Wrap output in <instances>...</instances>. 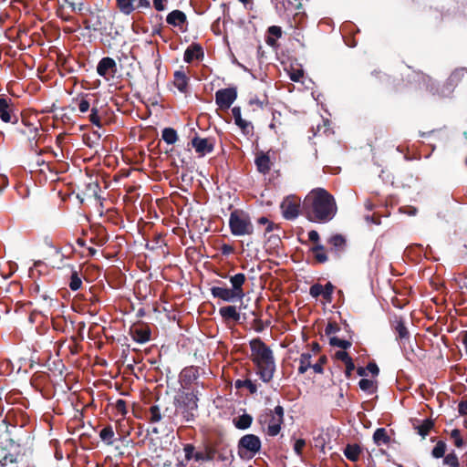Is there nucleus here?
Wrapping results in <instances>:
<instances>
[{"label": "nucleus", "mask_w": 467, "mask_h": 467, "mask_svg": "<svg viewBox=\"0 0 467 467\" xmlns=\"http://www.w3.org/2000/svg\"><path fill=\"white\" fill-rule=\"evenodd\" d=\"M304 208L311 222L321 223L331 221L337 210L334 197L322 188L315 189L306 195Z\"/></svg>", "instance_id": "obj_1"}, {"label": "nucleus", "mask_w": 467, "mask_h": 467, "mask_svg": "<svg viewBox=\"0 0 467 467\" xmlns=\"http://www.w3.org/2000/svg\"><path fill=\"white\" fill-rule=\"evenodd\" d=\"M251 359L256 368L260 379L268 383L275 372V361L273 351L260 338L250 341Z\"/></svg>", "instance_id": "obj_2"}, {"label": "nucleus", "mask_w": 467, "mask_h": 467, "mask_svg": "<svg viewBox=\"0 0 467 467\" xmlns=\"http://www.w3.org/2000/svg\"><path fill=\"white\" fill-rule=\"evenodd\" d=\"M231 288L223 286H213L211 294L213 297L219 298L224 302H235L242 300L245 296L244 285L246 282V276L243 273L235 274L230 276Z\"/></svg>", "instance_id": "obj_3"}, {"label": "nucleus", "mask_w": 467, "mask_h": 467, "mask_svg": "<svg viewBox=\"0 0 467 467\" xmlns=\"http://www.w3.org/2000/svg\"><path fill=\"white\" fill-rule=\"evenodd\" d=\"M229 228L234 236L252 235L254 227L251 217L242 210H234L229 216Z\"/></svg>", "instance_id": "obj_4"}, {"label": "nucleus", "mask_w": 467, "mask_h": 467, "mask_svg": "<svg viewBox=\"0 0 467 467\" xmlns=\"http://www.w3.org/2000/svg\"><path fill=\"white\" fill-rule=\"evenodd\" d=\"M258 420L261 425L266 426L269 436H276L284 421L283 407L277 405L274 410H266L259 416Z\"/></svg>", "instance_id": "obj_5"}, {"label": "nucleus", "mask_w": 467, "mask_h": 467, "mask_svg": "<svg viewBox=\"0 0 467 467\" xmlns=\"http://www.w3.org/2000/svg\"><path fill=\"white\" fill-rule=\"evenodd\" d=\"M178 408L182 410V415L186 421H191L195 416L198 408L197 393L184 392L176 400Z\"/></svg>", "instance_id": "obj_6"}, {"label": "nucleus", "mask_w": 467, "mask_h": 467, "mask_svg": "<svg viewBox=\"0 0 467 467\" xmlns=\"http://www.w3.org/2000/svg\"><path fill=\"white\" fill-rule=\"evenodd\" d=\"M260 449L261 441L254 434H246L239 440L238 453L243 458H253Z\"/></svg>", "instance_id": "obj_7"}, {"label": "nucleus", "mask_w": 467, "mask_h": 467, "mask_svg": "<svg viewBox=\"0 0 467 467\" xmlns=\"http://www.w3.org/2000/svg\"><path fill=\"white\" fill-rule=\"evenodd\" d=\"M16 461V444L8 434L0 441V464L5 466Z\"/></svg>", "instance_id": "obj_8"}, {"label": "nucleus", "mask_w": 467, "mask_h": 467, "mask_svg": "<svg viewBox=\"0 0 467 467\" xmlns=\"http://www.w3.org/2000/svg\"><path fill=\"white\" fill-rule=\"evenodd\" d=\"M282 215L286 220H294L299 214L300 198L295 195L285 197L280 205Z\"/></svg>", "instance_id": "obj_9"}, {"label": "nucleus", "mask_w": 467, "mask_h": 467, "mask_svg": "<svg viewBox=\"0 0 467 467\" xmlns=\"http://www.w3.org/2000/svg\"><path fill=\"white\" fill-rule=\"evenodd\" d=\"M237 98L235 88H226L216 91L215 102L221 109H228Z\"/></svg>", "instance_id": "obj_10"}, {"label": "nucleus", "mask_w": 467, "mask_h": 467, "mask_svg": "<svg viewBox=\"0 0 467 467\" xmlns=\"http://www.w3.org/2000/svg\"><path fill=\"white\" fill-rule=\"evenodd\" d=\"M116 71L117 64L113 58L109 57H103L97 66V73L106 80L113 78Z\"/></svg>", "instance_id": "obj_11"}, {"label": "nucleus", "mask_w": 467, "mask_h": 467, "mask_svg": "<svg viewBox=\"0 0 467 467\" xmlns=\"http://www.w3.org/2000/svg\"><path fill=\"white\" fill-rule=\"evenodd\" d=\"M0 119L5 123L15 122L17 119L14 113L12 99L3 96H0Z\"/></svg>", "instance_id": "obj_12"}, {"label": "nucleus", "mask_w": 467, "mask_h": 467, "mask_svg": "<svg viewBox=\"0 0 467 467\" xmlns=\"http://www.w3.org/2000/svg\"><path fill=\"white\" fill-rule=\"evenodd\" d=\"M192 147L195 151L200 155L203 156L207 153H210L213 150V144L209 139H202L199 137H195L192 140Z\"/></svg>", "instance_id": "obj_13"}, {"label": "nucleus", "mask_w": 467, "mask_h": 467, "mask_svg": "<svg viewBox=\"0 0 467 467\" xmlns=\"http://www.w3.org/2000/svg\"><path fill=\"white\" fill-rule=\"evenodd\" d=\"M219 313L224 321L237 322L240 319V314L234 306H223L219 309Z\"/></svg>", "instance_id": "obj_14"}, {"label": "nucleus", "mask_w": 467, "mask_h": 467, "mask_svg": "<svg viewBox=\"0 0 467 467\" xmlns=\"http://www.w3.org/2000/svg\"><path fill=\"white\" fill-rule=\"evenodd\" d=\"M117 7L119 12L129 16L137 9V0H116Z\"/></svg>", "instance_id": "obj_15"}, {"label": "nucleus", "mask_w": 467, "mask_h": 467, "mask_svg": "<svg viewBox=\"0 0 467 467\" xmlns=\"http://www.w3.org/2000/svg\"><path fill=\"white\" fill-rule=\"evenodd\" d=\"M203 56L202 48L199 45H191L184 52V61L190 63Z\"/></svg>", "instance_id": "obj_16"}, {"label": "nucleus", "mask_w": 467, "mask_h": 467, "mask_svg": "<svg viewBox=\"0 0 467 467\" xmlns=\"http://www.w3.org/2000/svg\"><path fill=\"white\" fill-rule=\"evenodd\" d=\"M185 21L186 16L181 10H173L166 17V22L173 26H181Z\"/></svg>", "instance_id": "obj_17"}, {"label": "nucleus", "mask_w": 467, "mask_h": 467, "mask_svg": "<svg viewBox=\"0 0 467 467\" xmlns=\"http://www.w3.org/2000/svg\"><path fill=\"white\" fill-rule=\"evenodd\" d=\"M188 77L183 71H175L174 72V86L178 88L182 93H185L188 88Z\"/></svg>", "instance_id": "obj_18"}, {"label": "nucleus", "mask_w": 467, "mask_h": 467, "mask_svg": "<svg viewBox=\"0 0 467 467\" xmlns=\"http://www.w3.org/2000/svg\"><path fill=\"white\" fill-rule=\"evenodd\" d=\"M257 170L262 173H266L271 169L270 158L265 153H259L255 158Z\"/></svg>", "instance_id": "obj_19"}, {"label": "nucleus", "mask_w": 467, "mask_h": 467, "mask_svg": "<svg viewBox=\"0 0 467 467\" xmlns=\"http://www.w3.org/2000/svg\"><path fill=\"white\" fill-rule=\"evenodd\" d=\"M232 113L234 119L235 124L244 131L247 132L250 127V122L243 119L240 107H234Z\"/></svg>", "instance_id": "obj_20"}, {"label": "nucleus", "mask_w": 467, "mask_h": 467, "mask_svg": "<svg viewBox=\"0 0 467 467\" xmlns=\"http://www.w3.org/2000/svg\"><path fill=\"white\" fill-rule=\"evenodd\" d=\"M361 453V448L358 444H348L344 450V455L351 462H357Z\"/></svg>", "instance_id": "obj_21"}, {"label": "nucleus", "mask_w": 467, "mask_h": 467, "mask_svg": "<svg viewBox=\"0 0 467 467\" xmlns=\"http://www.w3.org/2000/svg\"><path fill=\"white\" fill-rule=\"evenodd\" d=\"M373 441L378 446L388 444L389 442V436L388 435L386 429H377L373 434Z\"/></svg>", "instance_id": "obj_22"}, {"label": "nucleus", "mask_w": 467, "mask_h": 467, "mask_svg": "<svg viewBox=\"0 0 467 467\" xmlns=\"http://www.w3.org/2000/svg\"><path fill=\"white\" fill-rule=\"evenodd\" d=\"M252 421V416H250L249 414H243L238 418L234 419V425L237 429L245 430L251 426Z\"/></svg>", "instance_id": "obj_23"}, {"label": "nucleus", "mask_w": 467, "mask_h": 467, "mask_svg": "<svg viewBox=\"0 0 467 467\" xmlns=\"http://www.w3.org/2000/svg\"><path fill=\"white\" fill-rule=\"evenodd\" d=\"M312 368L311 365V354L310 353H303L301 354L299 358V367H298V372L300 374H304L306 372V370Z\"/></svg>", "instance_id": "obj_24"}, {"label": "nucleus", "mask_w": 467, "mask_h": 467, "mask_svg": "<svg viewBox=\"0 0 467 467\" xmlns=\"http://www.w3.org/2000/svg\"><path fill=\"white\" fill-rule=\"evenodd\" d=\"M161 137H162V140L167 143V144H174L177 140H178V135H177V132L174 129L172 128H165L163 130H162V134H161Z\"/></svg>", "instance_id": "obj_25"}, {"label": "nucleus", "mask_w": 467, "mask_h": 467, "mask_svg": "<svg viewBox=\"0 0 467 467\" xmlns=\"http://www.w3.org/2000/svg\"><path fill=\"white\" fill-rule=\"evenodd\" d=\"M100 439L108 445H112L114 442V431L111 426L103 428L99 432Z\"/></svg>", "instance_id": "obj_26"}, {"label": "nucleus", "mask_w": 467, "mask_h": 467, "mask_svg": "<svg viewBox=\"0 0 467 467\" xmlns=\"http://www.w3.org/2000/svg\"><path fill=\"white\" fill-rule=\"evenodd\" d=\"M268 34L269 36L267 37L266 43L269 46H275L276 38H279L282 35L281 27L277 26H272L268 28Z\"/></svg>", "instance_id": "obj_27"}, {"label": "nucleus", "mask_w": 467, "mask_h": 467, "mask_svg": "<svg viewBox=\"0 0 467 467\" xmlns=\"http://www.w3.org/2000/svg\"><path fill=\"white\" fill-rule=\"evenodd\" d=\"M358 386L363 391L367 392L368 394L374 393L377 389L376 382L368 379H360L358 382Z\"/></svg>", "instance_id": "obj_28"}, {"label": "nucleus", "mask_w": 467, "mask_h": 467, "mask_svg": "<svg viewBox=\"0 0 467 467\" xmlns=\"http://www.w3.org/2000/svg\"><path fill=\"white\" fill-rule=\"evenodd\" d=\"M433 427V422L431 420H424L422 423L419 426H417L418 433L422 437L425 438L430 431Z\"/></svg>", "instance_id": "obj_29"}, {"label": "nucleus", "mask_w": 467, "mask_h": 467, "mask_svg": "<svg viewBox=\"0 0 467 467\" xmlns=\"http://www.w3.org/2000/svg\"><path fill=\"white\" fill-rule=\"evenodd\" d=\"M445 451H446V443L442 441H439L436 443V445L434 446V448L432 449L431 455L436 459H440V458L445 457L444 456Z\"/></svg>", "instance_id": "obj_30"}, {"label": "nucleus", "mask_w": 467, "mask_h": 467, "mask_svg": "<svg viewBox=\"0 0 467 467\" xmlns=\"http://www.w3.org/2000/svg\"><path fill=\"white\" fill-rule=\"evenodd\" d=\"M395 331L397 332L398 337L400 341H403L409 337V331L401 320L396 322Z\"/></svg>", "instance_id": "obj_31"}, {"label": "nucleus", "mask_w": 467, "mask_h": 467, "mask_svg": "<svg viewBox=\"0 0 467 467\" xmlns=\"http://www.w3.org/2000/svg\"><path fill=\"white\" fill-rule=\"evenodd\" d=\"M243 387L247 388L252 394H254V393H255L257 391L256 384L254 383L250 379H244V380L238 379V380L235 381V388L236 389H240V388H243Z\"/></svg>", "instance_id": "obj_32"}, {"label": "nucleus", "mask_w": 467, "mask_h": 467, "mask_svg": "<svg viewBox=\"0 0 467 467\" xmlns=\"http://www.w3.org/2000/svg\"><path fill=\"white\" fill-rule=\"evenodd\" d=\"M161 420V413L160 408L156 405L150 408V418L149 420L151 423H158Z\"/></svg>", "instance_id": "obj_33"}, {"label": "nucleus", "mask_w": 467, "mask_h": 467, "mask_svg": "<svg viewBox=\"0 0 467 467\" xmlns=\"http://www.w3.org/2000/svg\"><path fill=\"white\" fill-rule=\"evenodd\" d=\"M267 104V99H260L257 97L251 98L249 100V106L253 110L263 109L264 107Z\"/></svg>", "instance_id": "obj_34"}, {"label": "nucleus", "mask_w": 467, "mask_h": 467, "mask_svg": "<svg viewBox=\"0 0 467 467\" xmlns=\"http://www.w3.org/2000/svg\"><path fill=\"white\" fill-rule=\"evenodd\" d=\"M330 345L334 347H338L342 348V350H346L350 348L351 343L348 340L341 339L337 337H330Z\"/></svg>", "instance_id": "obj_35"}, {"label": "nucleus", "mask_w": 467, "mask_h": 467, "mask_svg": "<svg viewBox=\"0 0 467 467\" xmlns=\"http://www.w3.org/2000/svg\"><path fill=\"white\" fill-rule=\"evenodd\" d=\"M313 252L315 254L316 259L319 263H325L327 260V256L324 251V246L321 244H317L316 247L313 248Z\"/></svg>", "instance_id": "obj_36"}, {"label": "nucleus", "mask_w": 467, "mask_h": 467, "mask_svg": "<svg viewBox=\"0 0 467 467\" xmlns=\"http://www.w3.org/2000/svg\"><path fill=\"white\" fill-rule=\"evenodd\" d=\"M82 280L77 272H73L70 277L69 287L73 291H77L81 287Z\"/></svg>", "instance_id": "obj_37"}, {"label": "nucleus", "mask_w": 467, "mask_h": 467, "mask_svg": "<svg viewBox=\"0 0 467 467\" xmlns=\"http://www.w3.org/2000/svg\"><path fill=\"white\" fill-rule=\"evenodd\" d=\"M443 462L450 467H460L458 457L454 452L447 454L443 459Z\"/></svg>", "instance_id": "obj_38"}, {"label": "nucleus", "mask_w": 467, "mask_h": 467, "mask_svg": "<svg viewBox=\"0 0 467 467\" xmlns=\"http://www.w3.org/2000/svg\"><path fill=\"white\" fill-rule=\"evenodd\" d=\"M346 240L340 234H336L330 237L329 244L334 247L340 249L345 245Z\"/></svg>", "instance_id": "obj_39"}, {"label": "nucleus", "mask_w": 467, "mask_h": 467, "mask_svg": "<svg viewBox=\"0 0 467 467\" xmlns=\"http://www.w3.org/2000/svg\"><path fill=\"white\" fill-rule=\"evenodd\" d=\"M89 120L93 125L97 126L98 128H101L102 125H101L100 118L99 116L98 109H96V108L91 109V113L89 115Z\"/></svg>", "instance_id": "obj_40"}, {"label": "nucleus", "mask_w": 467, "mask_h": 467, "mask_svg": "<svg viewBox=\"0 0 467 467\" xmlns=\"http://www.w3.org/2000/svg\"><path fill=\"white\" fill-rule=\"evenodd\" d=\"M451 439H453L454 444H455L456 447H458V448H462V447L463 441H462V439L461 437V432H460L459 430H457V429L452 430L451 432Z\"/></svg>", "instance_id": "obj_41"}, {"label": "nucleus", "mask_w": 467, "mask_h": 467, "mask_svg": "<svg viewBox=\"0 0 467 467\" xmlns=\"http://www.w3.org/2000/svg\"><path fill=\"white\" fill-rule=\"evenodd\" d=\"M334 291V286L331 283H327L325 286H323V293L322 296L327 301L331 300V296Z\"/></svg>", "instance_id": "obj_42"}, {"label": "nucleus", "mask_w": 467, "mask_h": 467, "mask_svg": "<svg viewBox=\"0 0 467 467\" xmlns=\"http://www.w3.org/2000/svg\"><path fill=\"white\" fill-rule=\"evenodd\" d=\"M335 358L337 360L342 361L344 364L348 363L352 360L351 357L345 351V350H339L335 353Z\"/></svg>", "instance_id": "obj_43"}, {"label": "nucleus", "mask_w": 467, "mask_h": 467, "mask_svg": "<svg viewBox=\"0 0 467 467\" xmlns=\"http://www.w3.org/2000/svg\"><path fill=\"white\" fill-rule=\"evenodd\" d=\"M116 410L120 413L122 416H125L127 414V407H126V401L124 400H118L115 402L114 405Z\"/></svg>", "instance_id": "obj_44"}, {"label": "nucleus", "mask_w": 467, "mask_h": 467, "mask_svg": "<svg viewBox=\"0 0 467 467\" xmlns=\"http://www.w3.org/2000/svg\"><path fill=\"white\" fill-rule=\"evenodd\" d=\"M322 293H323V285H321L319 284H315V285H311V287L309 289L310 296L315 298L321 296Z\"/></svg>", "instance_id": "obj_45"}, {"label": "nucleus", "mask_w": 467, "mask_h": 467, "mask_svg": "<svg viewBox=\"0 0 467 467\" xmlns=\"http://www.w3.org/2000/svg\"><path fill=\"white\" fill-rule=\"evenodd\" d=\"M194 446L192 444H185L183 447V451L185 453V459L187 461H190L191 459L194 458Z\"/></svg>", "instance_id": "obj_46"}, {"label": "nucleus", "mask_w": 467, "mask_h": 467, "mask_svg": "<svg viewBox=\"0 0 467 467\" xmlns=\"http://www.w3.org/2000/svg\"><path fill=\"white\" fill-rule=\"evenodd\" d=\"M306 446V441L304 439H298L295 441L294 444V451L297 455L302 454V451L304 447Z\"/></svg>", "instance_id": "obj_47"}, {"label": "nucleus", "mask_w": 467, "mask_h": 467, "mask_svg": "<svg viewBox=\"0 0 467 467\" xmlns=\"http://www.w3.org/2000/svg\"><path fill=\"white\" fill-rule=\"evenodd\" d=\"M89 107H90L89 101L85 97H83L79 100V103H78V109H79V111L81 113H86V112L88 111Z\"/></svg>", "instance_id": "obj_48"}, {"label": "nucleus", "mask_w": 467, "mask_h": 467, "mask_svg": "<svg viewBox=\"0 0 467 467\" xmlns=\"http://www.w3.org/2000/svg\"><path fill=\"white\" fill-rule=\"evenodd\" d=\"M463 75V70H455L449 78L450 85L456 84Z\"/></svg>", "instance_id": "obj_49"}, {"label": "nucleus", "mask_w": 467, "mask_h": 467, "mask_svg": "<svg viewBox=\"0 0 467 467\" xmlns=\"http://www.w3.org/2000/svg\"><path fill=\"white\" fill-rule=\"evenodd\" d=\"M326 361L325 357H321L319 361L314 365H312V368L316 373L321 374L323 373V364Z\"/></svg>", "instance_id": "obj_50"}, {"label": "nucleus", "mask_w": 467, "mask_h": 467, "mask_svg": "<svg viewBox=\"0 0 467 467\" xmlns=\"http://www.w3.org/2000/svg\"><path fill=\"white\" fill-rule=\"evenodd\" d=\"M303 78V70L302 69H294L292 72H290V78L291 80L295 82L300 81V79Z\"/></svg>", "instance_id": "obj_51"}, {"label": "nucleus", "mask_w": 467, "mask_h": 467, "mask_svg": "<svg viewBox=\"0 0 467 467\" xmlns=\"http://www.w3.org/2000/svg\"><path fill=\"white\" fill-rule=\"evenodd\" d=\"M168 0H152L153 6L157 11H163Z\"/></svg>", "instance_id": "obj_52"}, {"label": "nucleus", "mask_w": 467, "mask_h": 467, "mask_svg": "<svg viewBox=\"0 0 467 467\" xmlns=\"http://www.w3.org/2000/svg\"><path fill=\"white\" fill-rule=\"evenodd\" d=\"M194 460L199 462V461H210L212 460V456H210L209 454H205L202 451H197L194 453Z\"/></svg>", "instance_id": "obj_53"}, {"label": "nucleus", "mask_w": 467, "mask_h": 467, "mask_svg": "<svg viewBox=\"0 0 467 467\" xmlns=\"http://www.w3.org/2000/svg\"><path fill=\"white\" fill-rule=\"evenodd\" d=\"M346 369H345V375L348 379H349L352 375L353 370L355 369V364L353 360L349 361L348 363L345 364Z\"/></svg>", "instance_id": "obj_54"}, {"label": "nucleus", "mask_w": 467, "mask_h": 467, "mask_svg": "<svg viewBox=\"0 0 467 467\" xmlns=\"http://www.w3.org/2000/svg\"><path fill=\"white\" fill-rule=\"evenodd\" d=\"M366 369L370 372L372 375L377 376L379 372V367L375 363H368Z\"/></svg>", "instance_id": "obj_55"}, {"label": "nucleus", "mask_w": 467, "mask_h": 467, "mask_svg": "<svg viewBox=\"0 0 467 467\" xmlns=\"http://www.w3.org/2000/svg\"><path fill=\"white\" fill-rule=\"evenodd\" d=\"M337 330H338L337 326L333 323H328L327 326L326 327V334L327 335L335 334Z\"/></svg>", "instance_id": "obj_56"}, {"label": "nucleus", "mask_w": 467, "mask_h": 467, "mask_svg": "<svg viewBox=\"0 0 467 467\" xmlns=\"http://www.w3.org/2000/svg\"><path fill=\"white\" fill-rule=\"evenodd\" d=\"M258 223L260 224H267L266 232H271L273 230V223L268 221L265 217H261L258 219Z\"/></svg>", "instance_id": "obj_57"}, {"label": "nucleus", "mask_w": 467, "mask_h": 467, "mask_svg": "<svg viewBox=\"0 0 467 467\" xmlns=\"http://www.w3.org/2000/svg\"><path fill=\"white\" fill-rule=\"evenodd\" d=\"M308 239L311 242L318 243L319 242V234L317 231L312 230L308 233Z\"/></svg>", "instance_id": "obj_58"}, {"label": "nucleus", "mask_w": 467, "mask_h": 467, "mask_svg": "<svg viewBox=\"0 0 467 467\" xmlns=\"http://www.w3.org/2000/svg\"><path fill=\"white\" fill-rule=\"evenodd\" d=\"M221 251L223 254L226 255L232 254L234 252V248L232 245L224 244L222 245Z\"/></svg>", "instance_id": "obj_59"}, {"label": "nucleus", "mask_w": 467, "mask_h": 467, "mask_svg": "<svg viewBox=\"0 0 467 467\" xmlns=\"http://www.w3.org/2000/svg\"><path fill=\"white\" fill-rule=\"evenodd\" d=\"M150 0H137V8H150Z\"/></svg>", "instance_id": "obj_60"}, {"label": "nucleus", "mask_w": 467, "mask_h": 467, "mask_svg": "<svg viewBox=\"0 0 467 467\" xmlns=\"http://www.w3.org/2000/svg\"><path fill=\"white\" fill-rule=\"evenodd\" d=\"M458 408H459L460 414L467 415V400L460 402Z\"/></svg>", "instance_id": "obj_61"}, {"label": "nucleus", "mask_w": 467, "mask_h": 467, "mask_svg": "<svg viewBox=\"0 0 467 467\" xmlns=\"http://www.w3.org/2000/svg\"><path fill=\"white\" fill-rule=\"evenodd\" d=\"M6 435L7 433L5 426L2 422H0V441Z\"/></svg>", "instance_id": "obj_62"}, {"label": "nucleus", "mask_w": 467, "mask_h": 467, "mask_svg": "<svg viewBox=\"0 0 467 467\" xmlns=\"http://www.w3.org/2000/svg\"><path fill=\"white\" fill-rule=\"evenodd\" d=\"M69 5L74 11H81L82 10V4L76 5L74 3H69Z\"/></svg>", "instance_id": "obj_63"}, {"label": "nucleus", "mask_w": 467, "mask_h": 467, "mask_svg": "<svg viewBox=\"0 0 467 467\" xmlns=\"http://www.w3.org/2000/svg\"><path fill=\"white\" fill-rule=\"evenodd\" d=\"M150 339L149 336L147 334L141 335L140 338H137L138 342L144 343Z\"/></svg>", "instance_id": "obj_64"}]
</instances>
